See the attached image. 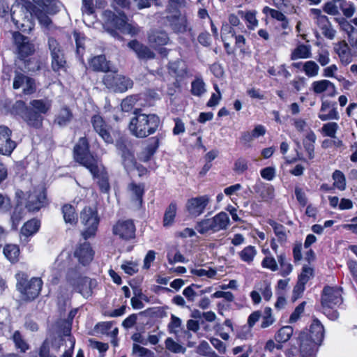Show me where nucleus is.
Listing matches in <instances>:
<instances>
[{
  "instance_id": "1",
  "label": "nucleus",
  "mask_w": 357,
  "mask_h": 357,
  "mask_svg": "<svg viewBox=\"0 0 357 357\" xmlns=\"http://www.w3.org/2000/svg\"><path fill=\"white\" fill-rule=\"evenodd\" d=\"M11 12L12 21L16 28L24 32H29L33 29L34 24L32 22L33 17L45 28L50 29L52 24V20L47 13L29 1H17L13 5Z\"/></svg>"
},
{
  "instance_id": "2",
  "label": "nucleus",
  "mask_w": 357,
  "mask_h": 357,
  "mask_svg": "<svg viewBox=\"0 0 357 357\" xmlns=\"http://www.w3.org/2000/svg\"><path fill=\"white\" fill-rule=\"evenodd\" d=\"M129 124V130L132 135L136 137L143 138L155 132L160 121L155 114H145L135 112Z\"/></svg>"
},
{
  "instance_id": "3",
  "label": "nucleus",
  "mask_w": 357,
  "mask_h": 357,
  "mask_svg": "<svg viewBox=\"0 0 357 357\" xmlns=\"http://www.w3.org/2000/svg\"><path fill=\"white\" fill-rule=\"evenodd\" d=\"M28 275L24 272L16 273V287L25 300L32 301L39 295L43 281L40 278H32L30 280H28Z\"/></svg>"
},
{
  "instance_id": "4",
  "label": "nucleus",
  "mask_w": 357,
  "mask_h": 357,
  "mask_svg": "<svg viewBox=\"0 0 357 357\" xmlns=\"http://www.w3.org/2000/svg\"><path fill=\"white\" fill-rule=\"evenodd\" d=\"M66 280L75 291L85 298H89L92 295L93 289L97 285L96 280L82 276L77 268H69L66 275Z\"/></svg>"
},
{
  "instance_id": "5",
  "label": "nucleus",
  "mask_w": 357,
  "mask_h": 357,
  "mask_svg": "<svg viewBox=\"0 0 357 357\" xmlns=\"http://www.w3.org/2000/svg\"><path fill=\"white\" fill-rule=\"evenodd\" d=\"M30 112L26 116L28 126L39 128L42 126L43 116L52 107V100L48 98L35 99L29 102Z\"/></svg>"
},
{
  "instance_id": "6",
  "label": "nucleus",
  "mask_w": 357,
  "mask_h": 357,
  "mask_svg": "<svg viewBox=\"0 0 357 357\" xmlns=\"http://www.w3.org/2000/svg\"><path fill=\"white\" fill-rule=\"evenodd\" d=\"M230 220L225 212H220L211 218H205L198 222L195 229L201 234L208 232L215 233L227 229L229 225Z\"/></svg>"
},
{
  "instance_id": "7",
  "label": "nucleus",
  "mask_w": 357,
  "mask_h": 357,
  "mask_svg": "<svg viewBox=\"0 0 357 357\" xmlns=\"http://www.w3.org/2000/svg\"><path fill=\"white\" fill-rule=\"evenodd\" d=\"M75 160L85 167L90 172L96 173L98 160L89 151L88 140L86 137H81L74 147Z\"/></svg>"
},
{
  "instance_id": "8",
  "label": "nucleus",
  "mask_w": 357,
  "mask_h": 357,
  "mask_svg": "<svg viewBox=\"0 0 357 357\" xmlns=\"http://www.w3.org/2000/svg\"><path fill=\"white\" fill-rule=\"evenodd\" d=\"M82 223L85 226L82 232L83 238L86 240L96 235L99 225V217L96 210L85 207L80 214Z\"/></svg>"
},
{
  "instance_id": "9",
  "label": "nucleus",
  "mask_w": 357,
  "mask_h": 357,
  "mask_svg": "<svg viewBox=\"0 0 357 357\" xmlns=\"http://www.w3.org/2000/svg\"><path fill=\"white\" fill-rule=\"evenodd\" d=\"M102 82L107 88L119 93L125 92L133 86L130 78L113 72L105 75Z\"/></svg>"
},
{
  "instance_id": "10",
  "label": "nucleus",
  "mask_w": 357,
  "mask_h": 357,
  "mask_svg": "<svg viewBox=\"0 0 357 357\" xmlns=\"http://www.w3.org/2000/svg\"><path fill=\"white\" fill-rule=\"evenodd\" d=\"M124 13H119L116 15L110 10H105L102 12L101 17L103 22L104 29L113 37L121 38L117 33V29L121 25V23L125 16Z\"/></svg>"
},
{
  "instance_id": "11",
  "label": "nucleus",
  "mask_w": 357,
  "mask_h": 357,
  "mask_svg": "<svg viewBox=\"0 0 357 357\" xmlns=\"http://www.w3.org/2000/svg\"><path fill=\"white\" fill-rule=\"evenodd\" d=\"M211 202L208 195H202L188 199L185 203V209L192 218L202 215Z\"/></svg>"
},
{
  "instance_id": "12",
  "label": "nucleus",
  "mask_w": 357,
  "mask_h": 357,
  "mask_svg": "<svg viewBox=\"0 0 357 357\" xmlns=\"http://www.w3.org/2000/svg\"><path fill=\"white\" fill-rule=\"evenodd\" d=\"M135 226L131 220H119L112 227V233L119 238L125 241L135 238Z\"/></svg>"
},
{
  "instance_id": "13",
  "label": "nucleus",
  "mask_w": 357,
  "mask_h": 357,
  "mask_svg": "<svg viewBox=\"0 0 357 357\" xmlns=\"http://www.w3.org/2000/svg\"><path fill=\"white\" fill-rule=\"evenodd\" d=\"M300 352L303 357H314L321 342L310 337L307 332H301L298 337Z\"/></svg>"
},
{
  "instance_id": "14",
  "label": "nucleus",
  "mask_w": 357,
  "mask_h": 357,
  "mask_svg": "<svg viewBox=\"0 0 357 357\" xmlns=\"http://www.w3.org/2000/svg\"><path fill=\"white\" fill-rule=\"evenodd\" d=\"M342 290L337 287H326L321 295L322 307H336L342 303Z\"/></svg>"
},
{
  "instance_id": "15",
  "label": "nucleus",
  "mask_w": 357,
  "mask_h": 357,
  "mask_svg": "<svg viewBox=\"0 0 357 357\" xmlns=\"http://www.w3.org/2000/svg\"><path fill=\"white\" fill-rule=\"evenodd\" d=\"M91 123L95 132L103 139L106 144H113L114 137L111 134V127L99 114L91 117Z\"/></svg>"
},
{
  "instance_id": "16",
  "label": "nucleus",
  "mask_w": 357,
  "mask_h": 357,
  "mask_svg": "<svg viewBox=\"0 0 357 357\" xmlns=\"http://www.w3.org/2000/svg\"><path fill=\"white\" fill-rule=\"evenodd\" d=\"M12 130L6 126H0V154L10 155L17 144L11 139Z\"/></svg>"
},
{
  "instance_id": "17",
  "label": "nucleus",
  "mask_w": 357,
  "mask_h": 357,
  "mask_svg": "<svg viewBox=\"0 0 357 357\" xmlns=\"http://www.w3.org/2000/svg\"><path fill=\"white\" fill-rule=\"evenodd\" d=\"M310 90L316 95L325 94L328 97H334L337 93L335 85L328 79L312 82Z\"/></svg>"
},
{
  "instance_id": "18",
  "label": "nucleus",
  "mask_w": 357,
  "mask_h": 357,
  "mask_svg": "<svg viewBox=\"0 0 357 357\" xmlns=\"http://www.w3.org/2000/svg\"><path fill=\"white\" fill-rule=\"evenodd\" d=\"M13 38L20 57H26L34 52V46L27 37L16 31L13 33Z\"/></svg>"
},
{
  "instance_id": "19",
  "label": "nucleus",
  "mask_w": 357,
  "mask_h": 357,
  "mask_svg": "<svg viewBox=\"0 0 357 357\" xmlns=\"http://www.w3.org/2000/svg\"><path fill=\"white\" fill-rule=\"evenodd\" d=\"M318 117L323 121L338 120L340 114L336 107V102L328 100H322Z\"/></svg>"
},
{
  "instance_id": "20",
  "label": "nucleus",
  "mask_w": 357,
  "mask_h": 357,
  "mask_svg": "<svg viewBox=\"0 0 357 357\" xmlns=\"http://www.w3.org/2000/svg\"><path fill=\"white\" fill-rule=\"evenodd\" d=\"M167 21L171 29L176 33H183L186 31L191 33L187 17L181 14L168 16Z\"/></svg>"
},
{
  "instance_id": "21",
  "label": "nucleus",
  "mask_w": 357,
  "mask_h": 357,
  "mask_svg": "<svg viewBox=\"0 0 357 357\" xmlns=\"http://www.w3.org/2000/svg\"><path fill=\"white\" fill-rule=\"evenodd\" d=\"M45 192L42 189L36 190L29 195L26 207L29 211H38L45 206Z\"/></svg>"
},
{
  "instance_id": "22",
  "label": "nucleus",
  "mask_w": 357,
  "mask_h": 357,
  "mask_svg": "<svg viewBox=\"0 0 357 357\" xmlns=\"http://www.w3.org/2000/svg\"><path fill=\"white\" fill-rule=\"evenodd\" d=\"M333 50L343 65H348L352 61L354 54L346 41L342 40L334 43Z\"/></svg>"
},
{
  "instance_id": "23",
  "label": "nucleus",
  "mask_w": 357,
  "mask_h": 357,
  "mask_svg": "<svg viewBox=\"0 0 357 357\" xmlns=\"http://www.w3.org/2000/svg\"><path fill=\"white\" fill-rule=\"evenodd\" d=\"M129 48L133 50L140 59H152L155 56V53L151 49L137 41L132 40L128 44Z\"/></svg>"
},
{
  "instance_id": "24",
  "label": "nucleus",
  "mask_w": 357,
  "mask_h": 357,
  "mask_svg": "<svg viewBox=\"0 0 357 357\" xmlns=\"http://www.w3.org/2000/svg\"><path fill=\"white\" fill-rule=\"evenodd\" d=\"M74 255L79 262L85 266L89 264L93 258V252L89 243L84 242L75 250Z\"/></svg>"
},
{
  "instance_id": "25",
  "label": "nucleus",
  "mask_w": 357,
  "mask_h": 357,
  "mask_svg": "<svg viewBox=\"0 0 357 357\" xmlns=\"http://www.w3.org/2000/svg\"><path fill=\"white\" fill-rule=\"evenodd\" d=\"M116 146L120 151L123 160V164L126 168H131L135 166V157L132 151L127 147L122 139L116 143Z\"/></svg>"
},
{
  "instance_id": "26",
  "label": "nucleus",
  "mask_w": 357,
  "mask_h": 357,
  "mask_svg": "<svg viewBox=\"0 0 357 357\" xmlns=\"http://www.w3.org/2000/svg\"><path fill=\"white\" fill-rule=\"evenodd\" d=\"M310 338L315 341L322 342L324 337V328L317 318H314L310 326L309 331L307 332Z\"/></svg>"
},
{
  "instance_id": "27",
  "label": "nucleus",
  "mask_w": 357,
  "mask_h": 357,
  "mask_svg": "<svg viewBox=\"0 0 357 357\" xmlns=\"http://www.w3.org/2000/svg\"><path fill=\"white\" fill-rule=\"evenodd\" d=\"M97 169L96 173L91 172V174L93 175V178H98V183L100 190L102 192H107L109 189L107 174L103 167L100 165L99 162L97 163Z\"/></svg>"
},
{
  "instance_id": "28",
  "label": "nucleus",
  "mask_w": 357,
  "mask_h": 357,
  "mask_svg": "<svg viewBox=\"0 0 357 357\" xmlns=\"http://www.w3.org/2000/svg\"><path fill=\"white\" fill-rule=\"evenodd\" d=\"M149 43L154 47L165 45L168 43L169 38L167 33L165 31H152L148 37Z\"/></svg>"
},
{
  "instance_id": "29",
  "label": "nucleus",
  "mask_w": 357,
  "mask_h": 357,
  "mask_svg": "<svg viewBox=\"0 0 357 357\" xmlns=\"http://www.w3.org/2000/svg\"><path fill=\"white\" fill-rule=\"evenodd\" d=\"M89 66L95 71L107 72L109 70V62L103 55L92 58L89 61Z\"/></svg>"
},
{
  "instance_id": "30",
  "label": "nucleus",
  "mask_w": 357,
  "mask_h": 357,
  "mask_svg": "<svg viewBox=\"0 0 357 357\" xmlns=\"http://www.w3.org/2000/svg\"><path fill=\"white\" fill-rule=\"evenodd\" d=\"M176 203L174 202H171L165 211L162 220V224L165 227H169L174 224L176 215Z\"/></svg>"
},
{
  "instance_id": "31",
  "label": "nucleus",
  "mask_w": 357,
  "mask_h": 357,
  "mask_svg": "<svg viewBox=\"0 0 357 357\" xmlns=\"http://www.w3.org/2000/svg\"><path fill=\"white\" fill-rule=\"evenodd\" d=\"M312 55L310 45L304 44L298 45L291 54V60L310 58Z\"/></svg>"
},
{
  "instance_id": "32",
  "label": "nucleus",
  "mask_w": 357,
  "mask_h": 357,
  "mask_svg": "<svg viewBox=\"0 0 357 357\" xmlns=\"http://www.w3.org/2000/svg\"><path fill=\"white\" fill-rule=\"evenodd\" d=\"M320 30L321 31V33L324 35L325 38L328 40H333L336 35V31L333 27L331 22L328 18L324 20L322 18V22L321 21L319 24H317Z\"/></svg>"
},
{
  "instance_id": "33",
  "label": "nucleus",
  "mask_w": 357,
  "mask_h": 357,
  "mask_svg": "<svg viewBox=\"0 0 357 357\" xmlns=\"http://www.w3.org/2000/svg\"><path fill=\"white\" fill-rule=\"evenodd\" d=\"M4 256L11 263H15L19 259L20 248L15 244H7L3 248V250Z\"/></svg>"
},
{
  "instance_id": "34",
  "label": "nucleus",
  "mask_w": 357,
  "mask_h": 357,
  "mask_svg": "<svg viewBox=\"0 0 357 357\" xmlns=\"http://www.w3.org/2000/svg\"><path fill=\"white\" fill-rule=\"evenodd\" d=\"M40 226V222L36 219H32L27 221L21 229V234L28 237L36 234Z\"/></svg>"
},
{
  "instance_id": "35",
  "label": "nucleus",
  "mask_w": 357,
  "mask_h": 357,
  "mask_svg": "<svg viewBox=\"0 0 357 357\" xmlns=\"http://www.w3.org/2000/svg\"><path fill=\"white\" fill-rule=\"evenodd\" d=\"M121 22V23L119 27V30H120L122 33H127L132 36H136L139 33V27L137 25L128 23V17L126 15L123 20Z\"/></svg>"
},
{
  "instance_id": "36",
  "label": "nucleus",
  "mask_w": 357,
  "mask_h": 357,
  "mask_svg": "<svg viewBox=\"0 0 357 357\" xmlns=\"http://www.w3.org/2000/svg\"><path fill=\"white\" fill-rule=\"evenodd\" d=\"M62 213L63 219L66 223H70V225L76 224L77 221V215L73 206L70 204H65L62 207Z\"/></svg>"
},
{
  "instance_id": "37",
  "label": "nucleus",
  "mask_w": 357,
  "mask_h": 357,
  "mask_svg": "<svg viewBox=\"0 0 357 357\" xmlns=\"http://www.w3.org/2000/svg\"><path fill=\"white\" fill-rule=\"evenodd\" d=\"M303 72L308 77H314L319 75V66L314 61H307L303 63Z\"/></svg>"
},
{
  "instance_id": "38",
  "label": "nucleus",
  "mask_w": 357,
  "mask_h": 357,
  "mask_svg": "<svg viewBox=\"0 0 357 357\" xmlns=\"http://www.w3.org/2000/svg\"><path fill=\"white\" fill-rule=\"evenodd\" d=\"M334 188L343 191L346 189V178L340 170H335L332 174Z\"/></svg>"
},
{
  "instance_id": "39",
  "label": "nucleus",
  "mask_w": 357,
  "mask_h": 357,
  "mask_svg": "<svg viewBox=\"0 0 357 357\" xmlns=\"http://www.w3.org/2000/svg\"><path fill=\"white\" fill-rule=\"evenodd\" d=\"M293 328L290 326H286L281 328L275 334V338L278 342H287L293 335Z\"/></svg>"
},
{
  "instance_id": "40",
  "label": "nucleus",
  "mask_w": 357,
  "mask_h": 357,
  "mask_svg": "<svg viewBox=\"0 0 357 357\" xmlns=\"http://www.w3.org/2000/svg\"><path fill=\"white\" fill-rule=\"evenodd\" d=\"M269 225L273 227L274 233L277 236L278 241L281 243H285L287 239V233L289 231H287L286 228L282 225L277 224L275 222H271L270 221Z\"/></svg>"
},
{
  "instance_id": "41",
  "label": "nucleus",
  "mask_w": 357,
  "mask_h": 357,
  "mask_svg": "<svg viewBox=\"0 0 357 357\" xmlns=\"http://www.w3.org/2000/svg\"><path fill=\"white\" fill-rule=\"evenodd\" d=\"M12 339L15 343V347L20 349V351L24 353L29 349V344L24 340L19 331L14 332Z\"/></svg>"
},
{
  "instance_id": "42",
  "label": "nucleus",
  "mask_w": 357,
  "mask_h": 357,
  "mask_svg": "<svg viewBox=\"0 0 357 357\" xmlns=\"http://www.w3.org/2000/svg\"><path fill=\"white\" fill-rule=\"evenodd\" d=\"M129 190L132 192V194L135 197V200L138 202L139 205L142 203V197L144 192V186L143 184H136L132 183L129 185Z\"/></svg>"
},
{
  "instance_id": "43",
  "label": "nucleus",
  "mask_w": 357,
  "mask_h": 357,
  "mask_svg": "<svg viewBox=\"0 0 357 357\" xmlns=\"http://www.w3.org/2000/svg\"><path fill=\"white\" fill-rule=\"evenodd\" d=\"M191 92L196 96H201L206 92L205 84L202 79L197 78L192 82Z\"/></svg>"
},
{
  "instance_id": "44",
  "label": "nucleus",
  "mask_w": 357,
  "mask_h": 357,
  "mask_svg": "<svg viewBox=\"0 0 357 357\" xmlns=\"http://www.w3.org/2000/svg\"><path fill=\"white\" fill-rule=\"evenodd\" d=\"M52 56V66L54 71H59L65 67L66 60L63 52Z\"/></svg>"
},
{
  "instance_id": "45",
  "label": "nucleus",
  "mask_w": 357,
  "mask_h": 357,
  "mask_svg": "<svg viewBox=\"0 0 357 357\" xmlns=\"http://www.w3.org/2000/svg\"><path fill=\"white\" fill-rule=\"evenodd\" d=\"M165 347L167 349L170 351L171 352L178 354L182 353L184 354L185 352V348L182 345L179 344L176 342H175L172 338L167 337L165 340Z\"/></svg>"
},
{
  "instance_id": "46",
  "label": "nucleus",
  "mask_w": 357,
  "mask_h": 357,
  "mask_svg": "<svg viewBox=\"0 0 357 357\" xmlns=\"http://www.w3.org/2000/svg\"><path fill=\"white\" fill-rule=\"evenodd\" d=\"M255 255L256 250L255 247L252 245H248L245 247L242 251L239 252L241 259L248 263H250L253 260Z\"/></svg>"
},
{
  "instance_id": "47",
  "label": "nucleus",
  "mask_w": 357,
  "mask_h": 357,
  "mask_svg": "<svg viewBox=\"0 0 357 357\" xmlns=\"http://www.w3.org/2000/svg\"><path fill=\"white\" fill-rule=\"evenodd\" d=\"M278 262L280 266V273L282 276L285 277L292 271V266L286 261L284 255L281 254L278 257Z\"/></svg>"
},
{
  "instance_id": "48",
  "label": "nucleus",
  "mask_w": 357,
  "mask_h": 357,
  "mask_svg": "<svg viewBox=\"0 0 357 357\" xmlns=\"http://www.w3.org/2000/svg\"><path fill=\"white\" fill-rule=\"evenodd\" d=\"M13 109L17 114L20 115L26 123V119L25 117L27 115L28 112H30V106L28 107L25 102L22 100H17L13 105Z\"/></svg>"
},
{
  "instance_id": "49",
  "label": "nucleus",
  "mask_w": 357,
  "mask_h": 357,
  "mask_svg": "<svg viewBox=\"0 0 357 357\" xmlns=\"http://www.w3.org/2000/svg\"><path fill=\"white\" fill-rule=\"evenodd\" d=\"M339 128V126L335 122H329L323 125L321 128L322 132L328 137L335 138V135Z\"/></svg>"
},
{
  "instance_id": "50",
  "label": "nucleus",
  "mask_w": 357,
  "mask_h": 357,
  "mask_svg": "<svg viewBox=\"0 0 357 357\" xmlns=\"http://www.w3.org/2000/svg\"><path fill=\"white\" fill-rule=\"evenodd\" d=\"M72 114L69 109L63 107L61 109L58 116L56 117V121L60 126H64L71 119Z\"/></svg>"
},
{
  "instance_id": "51",
  "label": "nucleus",
  "mask_w": 357,
  "mask_h": 357,
  "mask_svg": "<svg viewBox=\"0 0 357 357\" xmlns=\"http://www.w3.org/2000/svg\"><path fill=\"white\" fill-rule=\"evenodd\" d=\"M340 6L343 15L347 17H351L355 13V7L352 3L342 0Z\"/></svg>"
},
{
  "instance_id": "52",
  "label": "nucleus",
  "mask_w": 357,
  "mask_h": 357,
  "mask_svg": "<svg viewBox=\"0 0 357 357\" xmlns=\"http://www.w3.org/2000/svg\"><path fill=\"white\" fill-rule=\"evenodd\" d=\"M132 353L137 354L139 357H153L154 354L151 350L143 347L137 344L132 346Z\"/></svg>"
},
{
  "instance_id": "53",
  "label": "nucleus",
  "mask_w": 357,
  "mask_h": 357,
  "mask_svg": "<svg viewBox=\"0 0 357 357\" xmlns=\"http://www.w3.org/2000/svg\"><path fill=\"white\" fill-rule=\"evenodd\" d=\"M181 320L174 314L171 315V321L168 324V329L170 333L176 334L181 326Z\"/></svg>"
},
{
  "instance_id": "54",
  "label": "nucleus",
  "mask_w": 357,
  "mask_h": 357,
  "mask_svg": "<svg viewBox=\"0 0 357 357\" xmlns=\"http://www.w3.org/2000/svg\"><path fill=\"white\" fill-rule=\"evenodd\" d=\"M82 13L83 15H91L95 13V6L93 0H82Z\"/></svg>"
},
{
  "instance_id": "55",
  "label": "nucleus",
  "mask_w": 357,
  "mask_h": 357,
  "mask_svg": "<svg viewBox=\"0 0 357 357\" xmlns=\"http://www.w3.org/2000/svg\"><path fill=\"white\" fill-rule=\"evenodd\" d=\"M316 59L321 66H326L331 61L329 52L326 50L318 51Z\"/></svg>"
},
{
  "instance_id": "56",
  "label": "nucleus",
  "mask_w": 357,
  "mask_h": 357,
  "mask_svg": "<svg viewBox=\"0 0 357 357\" xmlns=\"http://www.w3.org/2000/svg\"><path fill=\"white\" fill-rule=\"evenodd\" d=\"M269 14L271 15L273 18L276 19L277 20L282 22L281 26L282 29L287 28L288 21L282 13L276 10L269 8Z\"/></svg>"
},
{
  "instance_id": "57",
  "label": "nucleus",
  "mask_w": 357,
  "mask_h": 357,
  "mask_svg": "<svg viewBox=\"0 0 357 357\" xmlns=\"http://www.w3.org/2000/svg\"><path fill=\"white\" fill-rule=\"evenodd\" d=\"M235 33L229 24H223L221 29V37L222 41L229 40L234 37Z\"/></svg>"
},
{
  "instance_id": "58",
  "label": "nucleus",
  "mask_w": 357,
  "mask_h": 357,
  "mask_svg": "<svg viewBox=\"0 0 357 357\" xmlns=\"http://www.w3.org/2000/svg\"><path fill=\"white\" fill-rule=\"evenodd\" d=\"M313 273V269L308 266L303 268L301 273L298 276V282L306 284Z\"/></svg>"
},
{
  "instance_id": "59",
  "label": "nucleus",
  "mask_w": 357,
  "mask_h": 357,
  "mask_svg": "<svg viewBox=\"0 0 357 357\" xmlns=\"http://www.w3.org/2000/svg\"><path fill=\"white\" fill-rule=\"evenodd\" d=\"M121 268L129 275H132L138 271L137 264L133 261L125 262L121 265Z\"/></svg>"
},
{
  "instance_id": "60",
  "label": "nucleus",
  "mask_w": 357,
  "mask_h": 357,
  "mask_svg": "<svg viewBox=\"0 0 357 357\" xmlns=\"http://www.w3.org/2000/svg\"><path fill=\"white\" fill-rule=\"evenodd\" d=\"M70 260V255L68 253H61L56 259L55 265L61 268H64L66 266H68Z\"/></svg>"
},
{
  "instance_id": "61",
  "label": "nucleus",
  "mask_w": 357,
  "mask_h": 357,
  "mask_svg": "<svg viewBox=\"0 0 357 357\" xmlns=\"http://www.w3.org/2000/svg\"><path fill=\"white\" fill-rule=\"evenodd\" d=\"M269 75L281 76L286 78L289 75V73L284 66H280L277 68L273 67L269 68Z\"/></svg>"
},
{
  "instance_id": "62",
  "label": "nucleus",
  "mask_w": 357,
  "mask_h": 357,
  "mask_svg": "<svg viewBox=\"0 0 357 357\" xmlns=\"http://www.w3.org/2000/svg\"><path fill=\"white\" fill-rule=\"evenodd\" d=\"M305 305V302H303L295 308L289 317V323H294L300 318V316L304 312Z\"/></svg>"
},
{
  "instance_id": "63",
  "label": "nucleus",
  "mask_w": 357,
  "mask_h": 357,
  "mask_svg": "<svg viewBox=\"0 0 357 357\" xmlns=\"http://www.w3.org/2000/svg\"><path fill=\"white\" fill-rule=\"evenodd\" d=\"M27 78L28 77L24 75V74L21 73H16L13 80V88L15 89H20L25 84Z\"/></svg>"
},
{
  "instance_id": "64",
  "label": "nucleus",
  "mask_w": 357,
  "mask_h": 357,
  "mask_svg": "<svg viewBox=\"0 0 357 357\" xmlns=\"http://www.w3.org/2000/svg\"><path fill=\"white\" fill-rule=\"evenodd\" d=\"M135 101L136 99L132 96L127 97L123 99L121 104L122 111L126 112L130 111L133 107Z\"/></svg>"
}]
</instances>
